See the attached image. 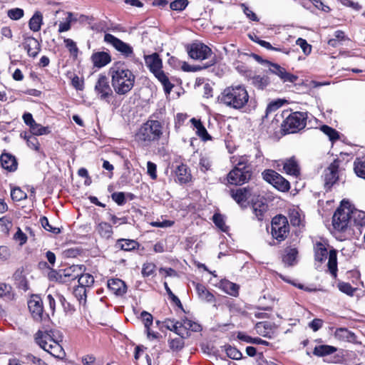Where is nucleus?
Returning <instances> with one entry per match:
<instances>
[{"mask_svg": "<svg viewBox=\"0 0 365 365\" xmlns=\"http://www.w3.org/2000/svg\"><path fill=\"white\" fill-rule=\"evenodd\" d=\"M111 77V84L115 93L124 96L128 93L134 87L135 76L125 66V63L118 61L109 69Z\"/></svg>", "mask_w": 365, "mask_h": 365, "instance_id": "1", "label": "nucleus"}, {"mask_svg": "<svg viewBox=\"0 0 365 365\" xmlns=\"http://www.w3.org/2000/svg\"><path fill=\"white\" fill-rule=\"evenodd\" d=\"M249 94L242 85H232L225 88L217 98V101L225 106L240 110L249 101Z\"/></svg>", "mask_w": 365, "mask_h": 365, "instance_id": "2", "label": "nucleus"}, {"mask_svg": "<svg viewBox=\"0 0 365 365\" xmlns=\"http://www.w3.org/2000/svg\"><path fill=\"white\" fill-rule=\"evenodd\" d=\"M163 133V124L158 120L149 119L139 128L135 140L143 147L148 146L151 143L159 140Z\"/></svg>", "mask_w": 365, "mask_h": 365, "instance_id": "3", "label": "nucleus"}, {"mask_svg": "<svg viewBox=\"0 0 365 365\" xmlns=\"http://www.w3.org/2000/svg\"><path fill=\"white\" fill-rule=\"evenodd\" d=\"M53 336V332L51 330L46 331L38 330L34 335V339L44 351L56 359H62L65 357L66 353Z\"/></svg>", "mask_w": 365, "mask_h": 365, "instance_id": "4", "label": "nucleus"}, {"mask_svg": "<svg viewBox=\"0 0 365 365\" xmlns=\"http://www.w3.org/2000/svg\"><path fill=\"white\" fill-rule=\"evenodd\" d=\"M327 245L324 242H317L314 245V259L322 263L328 257V269L332 276L336 277L337 272V252L332 249L328 252Z\"/></svg>", "mask_w": 365, "mask_h": 365, "instance_id": "5", "label": "nucleus"}, {"mask_svg": "<svg viewBox=\"0 0 365 365\" xmlns=\"http://www.w3.org/2000/svg\"><path fill=\"white\" fill-rule=\"evenodd\" d=\"M187 51L189 56L195 60L208 61L202 66L204 68H207L216 63L217 59L215 55L212 56L211 48L202 43H193L187 46Z\"/></svg>", "mask_w": 365, "mask_h": 365, "instance_id": "6", "label": "nucleus"}, {"mask_svg": "<svg viewBox=\"0 0 365 365\" xmlns=\"http://www.w3.org/2000/svg\"><path fill=\"white\" fill-rule=\"evenodd\" d=\"M307 113L296 111L285 117L282 128L285 133H294L302 130L307 124Z\"/></svg>", "mask_w": 365, "mask_h": 365, "instance_id": "7", "label": "nucleus"}, {"mask_svg": "<svg viewBox=\"0 0 365 365\" xmlns=\"http://www.w3.org/2000/svg\"><path fill=\"white\" fill-rule=\"evenodd\" d=\"M289 232V225L285 216L279 215L272 218L271 233L274 239L281 242L287 238Z\"/></svg>", "mask_w": 365, "mask_h": 365, "instance_id": "8", "label": "nucleus"}, {"mask_svg": "<svg viewBox=\"0 0 365 365\" xmlns=\"http://www.w3.org/2000/svg\"><path fill=\"white\" fill-rule=\"evenodd\" d=\"M263 179L267 182L272 184L274 187L282 192L288 191L290 188V184L285 178L276 171L267 169L262 173Z\"/></svg>", "mask_w": 365, "mask_h": 365, "instance_id": "9", "label": "nucleus"}, {"mask_svg": "<svg viewBox=\"0 0 365 365\" xmlns=\"http://www.w3.org/2000/svg\"><path fill=\"white\" fill-rule=\"evenodd\" d=\"M252 172L250 169L234 168L227 174V182L231 185H241L247 182L252 178Z\"/></svg>", "mask_w": 365, "mask_h": 365, "instance_id": "10", "label": "nucleus"}, {"mask_svg": "<svg viewBox=\"0 0 365 365\" xmlns=\"http://www.w3.org/2000/svg\"><path fill=\"white\" fill-rule=\"evenodd\" d=\"M334 229L344 232L351 225L350 210L349 208H338L332 217Z\"/></svg>", "mask_w": 365, "mask_h": 365, "instance_id": "11", "label": "nucleus"}, {"mask_svg": "<svg viewBox=\"0 0 365 365\" xmlns=\"http://www.w3.org/2000/svg\"><path fill=\"white\" fill-rule=\"evenodd\" d=\"M104 41L112 45L116 51L125 58L131 57L133 54V47L130 44L123 42L110 34L104 35Z\"/></svg>", "mask_w": 365, "mask_h": 365, "instance_id": "12", "label": "nucleus"}, {"mask_svg": "<svg viewBox=\"0 0 365 365\" xmlns=\"http://www.w3.org/2000/svg\"><path fill=\"white\" fill-rule=\"evenodd\" d=\"M341 160L335 159L324 170V187L329 190L339 179V169Z\"/></svg>", "mask_w": 365, "mask_h": 365, "instance_id": "13", "label": "nucleus"}, {"mask_svg": "<svg viewBox=\"0 0 365 365\" xmlns=\"http://www.w3.org/2000/svg\"><path fill=\"white\" fill-rule=\"evenodd\" d=\"M95 91L101 100L108 101V98L113 96V91L109 85L107 76L99 75L95 85Z\"/></svg>", "mask_w": 365, "mask_h": 365, "instance_id": "14", "label": "nucleus"}, {"mask_svg": "<svg viewBox=\"0 0 365 365\" xmlns=\"http://www.w3.org/2000/svg\"><path fill=\"white\" fill-rule=\"evenodd\" d=\"M269 72L276 75L283 83H295L298 79V76L289 73L286 69L279 64L271 62L269 63Z\"/></svg>", "mask_w": 365, "mask_h": 365, "instance_id": "15", "label": "nucleus"}, {"mask_svg": "<svg viewBox=\"0 0 365 365\" xmlns=\"http://www.w3.org/2000/svg\"><path fill=\"white\" fill-rule=\"evenodd\" d=\"M28 307L33 318L36 321H41L43 317V301L40 296L34 294L28 302Z\"/></svg>", "mask_w": 365, "mask_h": 365, "instance_id": "16", "label": "nucleus"}, {"mask_svg": "<svg viewBox=\"0 0 365 365\" xmlns=\"http://www.w3.org/2000/svg\"><path fill=\"white\" fill-rule=\"evenodd\" d=\"M230 194L235 202L242 207H246L245 203L251 195V189L249 187L231 190Z\"/></svg>", "mask_w": 365, "mask_h": 365, "instance_id": "17", "label": "nucleus"}, {"mask_svg": "<svg viewBox=\"0 0 365 365\" xmlns=\"http://www.w3.org/2000/svg\"><path fill=\"white\" fill-rule=\"evenodd\" d=\"M145 63L150 71L154 74L163 68V61L157 53L144 56Z\"/></svg>", "mask_w": 365, "mask_h": 365, "instance_id": "18", "label": "nucleus"}, {"mask_svg": "<svg viewBox=\"0 0 365 365\" xmlns=\"http://www.w3.org/2000/svg\"><path fill=\"white\" fill-rule=\"evenodd\" d=\"M111 56L106 51H97L93 53L91 56V62L94 67L101 68L111 62Z\"/></svg>", "mask_w": 365, "mask_h": 365, "instance_id": "19", "label": "nucleus"}, {"mask_svg": "<svg viewBox=\"0 0 365 365\" xmlns=\"http://www.w3.org/2000/svg\"><path fill=\"white\" fill-rule=\"evenodd\" d=\"M81 271V266L73 265L70 267L64 269L60 273L59 277L57 279L61 282H66L76 279L79 277L80 272Z\"/></svg>", "mask_w": 365, "mask_h": 365, "instance_id": "20", "label": "nucleus"}, {"mask_svg": "<svg viewBox=\"0 0 365 365\" xmlns=\"http://www.w3.org/2000/svg\"><path fill=\"white\" fill-rule=\"evenodd\" d=\"M23 46L29 56L35 58L41 51L39 42L34 37H24Z\"/></svg>", "mask_w": 365, "mask_h": 365, "instance_id": "21", "label": "nucleus"}, {"mask_svg": "<svg viewBox=\"0 0 365 365\" xmlns=\"http://www.w3.org/2000/svg\"><path fill=\"white\" fill-rule=\"evenodd\" d=\"M0 162L2 168L9 172H14L17 170V160L11 153H3L0 156Z\"/></svg>", "mask_w": 365, "mask_h": 365, "instance_id": "22", "label": "nucleus"}, {"mask_svg": "<svg viewBox=\"0 0 365 365\" xmlns=\"http://www.w3.org/2000/svg\"><path fill=\"white\" fill-rule=\"evenodd\" d=\"M108 289L118 296H123L127 290L125 283L120 279H110L108 281Z\"/></svg>", "mask_w": 365, "mask_h": 365, "instance_id": "23", "label": "nucleus"}, {"mask_svg": "<svg viewBox=\"0 0 365 365\" xmlns=\"http://www.w3.org/2000/svg\"><path fill=\"white\" fill-rule=\"evenodd\" d=\"M283 169L288 175L297 177L300 173L299 167L294 157L286 159L283 163Z\"/></svg>", "mask_w": 365, "mask_h": 365, "instance_id": "24", "label": "nucleus"}, {"mask_svg": "<svg viewBox=\"0 0 365 365\" xmlns=\"http://www.w3.org/2000/svg\"><path fill=\"white\" fill-rule=\"evenodd\" d=\"M198 297L203 301L207 302H214L215 301V296L206 288V287L200 283L193 282Z\"/></svg>", "mask_w": 365, "mask_h": 365, "instance_id": "25", "label": "nucleus"}, {"mask_svg": "<svg viewBox=\"0 0 365 365\" xmlns=\"http://www.w3.org/2000/svg\"><path fill=\"white\" fill-rule=\"evenodd\" d=\"M177 180L180 184L188 182L191 180V174L187 165L181 164L178 165L175 170Z\"/></svg>", "mask_w": 365, "mask_h": 365, "instance_id": "26", "label": "nucleus"}, {"mask_svg": "<svg viewBox=\"0 0 365 365\" xmlns=\"http://www.w3.org/2000/svg\"><path fill=\"white\" fill-rule=\"evenodd\" d=\"M253 213L259 221H262L267 211L268 205L261 200H257L252 205Z\"/></svg>", "mask_w": 365, "mask_h": 365, "instance_id": "27", "label": "nucleus"}, {"mask_svg": "<svg viewBox=\"0 0 365 365\" xmlns=\"http://www.w3.org/2000/svg\"><path fill=\"white\" fill-rule=\"evenodd\" d=\"M115 247L123 251L130 252L138 248L139 243L133 240L119 239L117 240Z\"/></svg>", "mask_w": 365, "mask_h": 365, "instance_id": "28", "label": "nucleus"}, {"mask_svg": "<svg viewBox=\"0 0 365 365\" xmlns=\"http://www.w3.org/2000/svg\"><path fill=\"white\" fill-rule=\"evenodd\" d=\"M192 125L196 129V134L202 138V140L207 141L212 140L211 135L207 133L206 128L202 125L200 120H197L195 118H192L190 120Z\"/></svg>", "mask_w": 365, "mask_h": 365, "instance_id": "29", "label": "nucleus"}, {"mask_svg": "<svg viewBox=\"0 0 365 365\" xmlns=\"http://www.w3.org/2000/svg\"><path fill=\"white\" fill-rule=\"evenodd\" d=\"M284 252L282 262L287 266H294L297 263V250L294 247H288L284 250Z\"/></svg>", "mask_w": 365, "mask_h": 365, "instance_id": "30", "label": "nucleus"}, {"mask_svg": "<svg viewBox=\"0 0 365 365\" xmlns=\"http://www.w3.org/2000/svg\"><path fill=\"white\" fill-rule=\"evenodd\" d=\"M335 336L339 340L354 343L356 341V336L355 334L346 328L337 329Z\"/></svg>", "mask_w": 365, "mask_h": 365, "instance_id": "31", "label": "nucleus"}, {"mask_svg": "<svg viewBox=\"0 0 365 365\" xmlns=\"http://www.w3.org/2000/svg\"><path fill=\"white\" fill-rule=\"evenodd\" d=\"M153 75L163 85L165 93L166 94H170L173 88L174 87V85L170 83L165 72L161 70L154 73Z\"/></svg>", "mask_w": 365, "mask_h": 365, "instance_id": "32", "label": "nucleus"}, {"mask_svg": "<svg viewBox=\"0 0 365 365\" xmlns=\"http://www.w3.org/2000/svg\"><path fill=\"white\" fill-rule=\"evenodd\" d=\"M36 136L27 131H23L20 133V137L26 140L28 147L36 151H39L40 143Z\"/></svg>", "mask_w": 365, "mask_h": 365, "instance_id": "33", "label": "nucleus"}, {"mask_svg": "<svg viewBox=\"0 0 365 365\" xmlns=\"http://www.w3.org/2000/svg\"><path fill=\"white\" fill-rule=\"evenodd\" d=\"M249 80L254 87L259 90L264 89L269 83V77L266 76L255 75Z\"/></svg>", "mask_w": 365, "mask_h": 365, "instance_id": "34", "label": "nucleus"}, {"mask_svg": "<svg viewBox=\"0 0 365 365\" xmlns=\"http://www.w3.org/2000/svg\"><path fill=\"white\" fill-rule=\"evenodd\" d=\"M237 338L239 340L246 342V343H248V344H263V345H266V346L269 345V344L268 341H264L259 337L253 338L242 331L237 332Z\"/></svg>", "mask_w": 365, "mask_h": 365, "instance_id": "35", "label": "nucleus"}, {"mask_svg": "<svg viewBox=\"0 0 365 365\" xmlns=\"http://www.w3.org/2000/svg\"><path fill=\"white\" fill-rule=\"evenodd\" d=\"M43 24V16L40 11H36L29 21V29L37 32L40 31Z\"/></svg>", "mask_w": 365, "mask_h": 365, "instance_id": "36", "label": "nucleus"}, {"mask_svg": "<svg viewBox=\"0 0 365 365\" xmlns=\"http://www.w3.org/2000/svg\"><path fill=\"white\" fill-rule=\"evenodd\" d=\"M185 337L183 336L182 334L181 336H180V337H176L173 339L170 337L168 340L170 349L172 351L175 352H179L181 350H182V349L185 346Z\"/></svg>", "mask_w": 365, "mask_h": 365, "instance_id": "37", "label": "nucleus"}, {"mask_svg": "<svg viewBox=\"0 0 365 365\" xmlns=\"http://www.w3.org/2000/svg\"><path fill=\"white\" fill-rule=\"evenodd\" d=\"M335 346L330 345H319L316 346L313 351V354L317 356H326L332 354L336 351Z\"/></svg>", "mask_w": 365, "mask_h": 365, "instance_id": "38", "label": "nucleus"}, {"mask_svg": "<svg viewBox=\"0 0 365 365\" xmlns=\"http://www.w3.org/2000/svg\"><path fill=\"white\" fill-rule=\"evenodd\" d=\"M351 225L352 222L357 226L365 225V212L355 210L350 211Z\"/></svg>", "mask_w": 365, "mask_h": 365, "instance_id": "39", "label": "nucleus"}, {"mask_svg": "<svg viewBox=\"0 0 365 365\" xmlns=\"http://www.w3.org/2000/svg\"><path fill=\"white\" fill-rule=\"evenodd\" d=\"M96 231L102 237L106 239L111 237L113 235L112 227L108 222H100L96 227Z\"/></svg>", "mask_w": 365, "mask_h": 365, "instance_id": "40", "label": "nucleus"}, {"mask_svg": "<svg viewBox=\"0 0 365 365\" xmlns=\"http://www.w3.org/2000/svg\"><path fill=\"white\" fill-rule=\"evenodd\" d=\"M227 356L234 360H240L243 359L242 352L235 346H232L230 344L225 345L223 346Z\"/></svg>", "mask_w": 365, "mask_h": 365, "instance_id": "41", "label": "nucleus"}, {"mask_svg": "<svg viewBox=\"0 0 365 365\" xmlns=\"http://www.w3.org/2000/svg\"><path fill=\"white\" fill-rule=\"evenodd\" d=\"M180 326L186 330H190L195 332H198L202 330V327L197 322H193L187 318L182 319L180 321Z\"/></svg>", "mask_w": 365, "mask_h": 365, "instance_id": "42", "label": "nucleus"}, {"mask_svg": "<svg viewBox=\"0 0 365 365\" xmlns=\"http://www.w3.org/2000/svg\"><path fill=\"white\" fill-rule=\"evenodd\" d=\"M50 131L51 130L48 127H44L35 122L29 127V131L28 132L33 135H42L49 133Z\"/></svg>", "mask_w": 365, "mask_h": 365, "instance_id": "43", "label": "nucleus"}, {"mask_svg": "<svg viewBox=\"0 0 365 365\" xmlns=\"http://www.w3.org/2000/svg\"><path fill=\"white\" fill-rule=\"evenodd\" d=\"M78 286L83 287L86 289V287H91L94 283V278L93 275L88 273L86 274H79V277H78Z\"/></svg>", "mask_w": 365, "mask_h": 365, "instance_id": "44", "label": "nucleus"}, {"mask_svg": "<svg viewBox=\"0 0 365 365\" xmlns=\"http://www.w3.org/2000/svg\"><path fill=\"white\" fill-rule=\"evenodd\" d=\"M320 130L324 133L325 135H327L329 137V139L331 142H334L337 140L339 138V132L335 130L334 128L327 125H323L320 127Z\"/></svg>", "mask_w": 365, "mask_h": 365, "instance_id": "45", "label": "nucleus"}, {"mask_svg": "<svg viewBox=\"0 0 365 365\" xmlns=\"http://www.w3.org/2000/svg\"><path fill=\"white\" fill-rule=\"evenodd\" d=\"M223 289L230 295L237 296L238 294L239 286L230 281L222 282Z\"/></svg>", "mask_w": 365, "mask_h": 365, "instance_id": "46", "label": "nucleus"}, {"mask_svg": "<svg viewBox=\"0 0 365 365\" xmlns=\"http://www.w3.org/2000/svg\"><path fill=\"white\" fill-rule=\"evenodd\" d=\"M354 170L358 177L365 179V161L357 158L354 161Z\"/></svg>", "mask_w": 365, "mask_h": 365, "instance_id": "47", "label": "nucleus"}, {"mask_svg": "<svg viewBox=\"0 0 365 365\" xmlns=\"http://www.w3.org/2000/svg\"><path fill=\"white\" fill-rule=\"evenodd\" d=\"M140 316L146 329L147 334L149 336L150 334V327L153 324V317L151 314L146 311H143Z\"/></svg>", "mask_w": 365, "mask_h": 365, "instance_id": "48", "label": "nucleus"}, {"mask_svg": "<svg viewBox=\"0 0 365 365\" xmlns=\"http://www.w3.org/2000/svg\"><path fill=\"white\" fill-rule=\"evenodd\" d=\"M73 294L80 304H85L86 302V289L83 287L78 286L73 290Z\"/></svg>", "mask_w": 365, "mask_h": 365, "instance_id": "49", "label": "nucleus"}, {"mask_svg": "<svg viewBox=\"0 0 365 365\" xmlns=\"http://www.w3.org/2000/svg\"><path fill=\"white\" fill-rule=\"evenodd\" d=\"M76 19L73 18V14L71 12L68 13V16L65 22H61L58 25V32L62 33L70 30L71 23L76 21Z\"/></svg>", "mask_w": 365, "mask_h": 365, "instance_id": "50", "label": "nucleus"}, {"mask_svg": "<svg viewBox=\"0 0 365 365\" xmlns=\"http://www.w3.org/2000/svg\"><path fill=\"white\" fill-rule=\"evenodd\" d=\"M11 197L14 201H21L27 198V195L20 187H14L11 191Z\"/></svg>", "mask_w": 365, "mask_h": 365, "instance_id": "51", "label": "nucleus"}, {"mask_svg": "<svg viewBox=\"0 0 365 365\" xmlns=\"http://www.w3.org/2000/svg\"><path fill=\"white\" fill-rule=\"evenodd\" d=\"M187 0H175L170 4V8L173 11H183L188 5Z\"/></svg>", "mask_w": 365, "mask_h": 365, "instance_id": "52", "label": "nucleus"}, {"mask_svg": "<svg viewBox=\"0 0 365 365\" xmlns=\"http://www.w3.org/2000/svg\"><path fill=\"white\" fill-rule=\"evenodd\" d=\"M11 226L12 222L8 217L4 216L0 218V228L2 232L6 235H9Z\"/></svg>", "mask_w": 365, "mask_h": 365, "instance_id": "53", "label": "nucleus"}, {"mask_svg": "<svg viewBox=\"0 0 365 365\" xmlns=\"http://www.w3.org/2000/svg\"><path fill=\"white\" fill-rule=\"evenodd\" d=\"M41 226L47 231L53 234H58L61 230L58 227H54L49 224L48 220L46 217L43 216L40 218Z\"/></svg>", "mask_w": 365, "mask_h": 365, "instance_id": "54", "label": "nucleus"}, {"mask_svg": "<svg viewBox=\"0 0 365 365\" xmlns=\"http://www.w3.org/2000/svg\"><path fill=\"white\" fill-rule=\"evenodd\" d=\"M24 15V11L22 9L15 8L8 10L7 16L12 20H19Z\"/></svg>", "mask_w": 365, "mask_h": 365, "instance_id": "55", "label": "nucleus"}, {"mask_svg": "<svg viewBox=\"0 0 365 365\" xmlns=\"http://www.w3.org/2000/svg\"><path fill=\"white\" fill-rule=\"evenodd\" d=\"M338 287L341 292L349 296H353L356 289V288L352 287V286L348 282H340L338 284Z\"/></svg>", "mask_w": 365, "mask_h": 365, "instance_id": "56", "label": "nucleus"}, {"mask_svg": "<svg viewBox=\"0 0 365 365\" xmlns=\"http://www.w3.org/2000/svg\"><path fill=\"white\" fill-rule=\"evenodd\" d=\"M12 287L5 283L0 284V297H5L10 299L11 298Z\"/></svg>", "mask_w": 365, "mask_h": 365, "instance_id": "57", "label": "nucleus"}, {"mask_svg": "<svg viewBox=\"0 0 365 365\" xmlns=\"http://www.w3.org/2000/svg\"><path fill=\"white\" fill-rule=\"evenodd\" d=\"M64 43H65V46L66 47L68 48V50L69 51V52L74 56H77L78 55V48L76 46V42H74L72 39L71 38H64Z\"/></svg>", "mask_w": 365, "mask_h": 365, "instance_id": "58", "label": "nucleus"}, {"mask_svg": "<svg viewBox=\"0 0 365 365\" xmlns=\"http://www.w3.org/2000/svg\"><path fill=\"white\" fill-rule=\"evenodd\" d=\"M164 323L165 324V327L168 329H169L172 331H174L176 334H178L179 336H181L182 334L180 333V330H178V324L180 325V322L178 321L174 323L173 320L167 319H165Z\"/></svg>", "mask_w": 365, "mask_h": 365, "instance_id": "59", "label": "nucleus"}, {"mask_svg": "<svg viewBox=\"0 0 365 365\" xmlns=\"http://www.w3.org/2000/svg\"><path fill=\"white\" fill-rule=\"evenodd\" d=\"M111 198L118 205H123L126 202L125 194L123 192H113Z\"/></svg>", "mask_w": 365, "mask_h": 365, "instance_id": "60", "label": "nucleus"}, {"mask_svg": "<svg viewBox=\"0 0 365 365\" xmlns=\"http://www.w3.org/2000/svg\"><path fill=\"white\" fill-rule=\"evenodd\" d=\"M296 44L300 46L305 55H308L311 53L312 46L309 44L305 39L299 38L296 41Z\"/></svg>", "mask_w": 365, "mask_h": 365, "instance_id": "61", "label": "nucleus"}, {"mask_svg": "<svg viewBox=\"0 0 365 365\" xmlns=\"http://www.w3.org/2000/svg\"><path fill=\"white\" fill-rule=\"evenodd\" d=\"M155 264L151 262L145 263L142 268V274L143 277H149L153 274L155 269Z\"/></svg>", "mask_w": 365, "mask_h": 365, "instance_id": "62", "label": "nucleus"}, {"mask_svg": "<svg viewBox=\"0 0 365 365\" xmlns=\"http://www.w3.org/2000/svg\"><path fill=\"white\" fill-rule=\"evenodd\" d=\"M14 239L16 241H19V245L22 246L26 243L28 237H27L26 235L22 232L21 228L18 227L16 232L14 235Z\"/></svg>", "mask_w": 365, "mask_h": 365, "instance_id": "63", "label": "nucleus"}, {"mask_svg": "<svg viewBox=\"0 0 365 365\" xmlns=\"http://www.w3.org/2000/svg\"><path fill=\"white\" fill-rule=\"evenodd\" d=\"M212 221L217 227H219L222 231H225V223L224 221V217L221 214H214L212 216Z\"/></svg>", "mask_w": 365, "mask_h": 365, "instance_id": "64", "label": "nucleus"}]
</instances>
